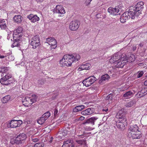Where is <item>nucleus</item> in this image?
Returning a JSON list of instances; mask_svg holds the SVG:
<instances>
[{
  "label": "nucleus",
  "instance_id": "obj_45",
  "mask_svg": "<svg viewBox=\"0 0 147 147\" xmlns=\"http://www.w3.org/2000/svg\"><path fill=\"white\" fill-rule=\"evenodd\" d=\"M92 0H86L85 2V3L86 6H88L90 4L91 1Z\"/></svg>",
  "mask_w": 147,
  "mask_h": 147
},
{
  "label": "nucleus",
  "instance_id": "obj_28",
  "mask_svg": "<svg viewBox=\"0 0 147 147\" xmlns=\"http://www.w3.org/2000/svg\"><path fill=\"white\" fill-rule=\"evenodd\" d=\"M112 98V94H110L107 95L105 98V99L107 102H108V104H109L113 102Z\"/></svg>",
  "mask_w": 147,
  "mask_h": 147
},
{
  "label": "nucleus",
  "instance_id": "obj_50",
  "mask_svg": "<svg viewBox=\"0 0 147 147\" xmlns=\"http://www.w3.org/2000/svg\"><path fill=\"white\" fill-rule=\"evenodd\" d=\"M69 129H71V130L70 131L71 132H73L74 130V129L73 128V127H70L69 128Z\"/></svg>",
  "mask_w": 147,
  "mask_h": 147
},
{
  "label": "nucleus",
  "instance_id": "obj_44",
  "mask_svg": "<svg viewBox=\"0 0 147 147\" xmlns=\"http://www.w3.org/2000/svg\"><path fill=\"white\" fill-rule=\"evenodd\" d=\"M85 118L84 117L82 116H80L79 118L76 119V121H78L79 120H83Z\"/></svg>",
  "mask_w": 147,
  "mask_h": 147
},
{
  "label": "nucleus",
  "instance_id": "obj_9",
  "mask_svg": "<svg viewBox=\"0 0 147 147\" xmlns=\"http://www.w3.org/2000/svg\"><path fill=\"white\" fill-rule=\"evenodd\" d=\"M46 42L50 45L51 49H55L57 46L56 40L53 38H48L46 39Z\"/></svg>",
  "mask_w": 147,
  "mask_h": 147
},
{
  "label": "nucleus",
  "instance_id": "obj_39",
  "mask_svg": "<svg viewBox=\"0 0 147 147\" xmlns=\"http://www.w3.org/2000/svg\"><path fill=\"white\" fill-rule=\"evenodd\" d=\"M0 27L2 29H5L6 27V25L5 23H2L0 24Z\"/></svg>",
  "mask_w": 147,
  "mask_h": 147
},
{
  "label": "nucleus",
  "instance_id": "obj_16",
  "mask_svg": "<svg viewBox=\"0 0 147 147\" xmlns=\"http://www.w3.org/2000/svg\"><path fill=\"white\" fill-rule=\"evenodd\" d=\"M127 136L129 138L133 139H139L141 137V134L139 131L133 133H130L127 134Z\"/></svg>",
  "mask_w": 147,
  "mask_h": 147
},
{
  "label": "nucleus",
  "instance_id": "obj_51",
  "mask_svg": "<svg viewBox=\"0 0 147 147\" xmlns=\"http://www.w3.org/2000/svg\"><path fill=\"white\" fill-rule=\"evenodd\" d=\"M38 83L39 84H44V82L42 80H40L38 82Z\"/></svg>",
  "mask_w": 147,
  "mask_h": 147
},
{
  "label": "nucleus",
  "instance_id": "obj_6",
  "mask_svg": "<svg viewBox=\"0 0 147 147\" xmlns=\"http://www.w3.org/2000/svg\"><path fill=\"white\" fill-rule=\"evenodd\" d=\"M30 45L34 49H35L40 45V38L38 35H36L32 37Z\"/></svg>",
  "mask_w": 147,
  "mask_h": 147
},
{
  "label": "nucleus",
  "instance_id": "obj_12",
  "mask_svg": "<svg viewBox=\"0 0 147 147\" xmlns=\"http://www.w3.org/2000/svg\"><path fill=\"white\" fill-rule=\"evenodd\" d=\"M80 25L79 22L77 20L73 21L69 24V28L71 30L75 31L77 30Z\"/></svg>",
  "mask_w": 147,
  "mask_h": 147
},
{
  "label": "nucleus",
  "instance_id": "obj_37",
  "mask_svg": "<svg viewBox=\"0 0 147 147\" xmlns=\"http://www.w3.org/2000/svg\"><path fill=\"white\" fill-rule=\"evenodd\" d=\"M128 58L129 60L131 62H133L135 60L136 57L133 54H131Z\"/></svg>",
  "mask_w": 147,
  "mask_h": 147
},
{
  "label": "nucleus",
  "instance_id": "obj_32",
  "mask_svg": "<svg viewBox=\"0 0 147 147\" xmlns=\"http://www.w3.org/2000/svg\"><path fill=\"white\" fill-rule=\"evenodd\" d=\"M10 99V97L9 95L4 97L2 100V102L4 103L7 102Z\"/></svg>",
  "mask_w": 147,
  "mask_h": 147
},
{
  "label": "nucleus",
  "instance_id": "obj_34",
  "mask_svg": "<svg viewBox=\"0 0 147 147\" xmlns=\"http://www.w3.org/2000/svg\"><path fill=\"white\" fill-rule=\"evenodd\" d=\"M46 120L42 116L37 120V122L39 124L41 125L44 123Z\"/></svg>",
  "mask_w": 147,
  "mask_h": 147
},
{
  "label": "nucleus",
  "instance_id": "obj_14",
  "mask_svg": "<svg viewBox=\"0 0 147 147\" xmlns=\"http://www.w3.org/2000/svg\"><path fill=\"white\" fill-rule=\"evenodd\" d=\"M121 55L119 53H117L114 54L113 56L109 60V62L111 63H114L118 61L121 59Z\"/></svg>",
  "mask_w": 147,
  "mask_h": 147
},
{
  "label": "nucleus",
  "instance_id": "obj_43",
  "mask_svg": "<svg viewBox=\"0 0 147 147\" xmlns=\"http://www.w3.org/2000/svg\"><path fill=\"white\" fill-rule=\"evenodd\" d=\"M58 110L57 109H55L54 111V116L57 117L58 115Z\"/></svg>",
  "mask_w": 147,
  "mask_h": 147
},
{
  "label": "nucleus",
  "instance_id": "obj_48",
  "mask_svg": "<svg viewBox=\"0 0 147 147\" xmlns=\"http://www.w3.org/2000/svg\"><path fill=\"white\" fill-rule=\"evenodd\" d=\"M73 111L75 113L79 111L78 109V108L77 107V106L74 108L73 109Z\"/></svg>",
  "mask_w": 147,
  "mask_h": 147
},
{
  "label": "nucleus",
  "instance_id": "obj_33",
  "mask_svg": "<svg viewBox=\"0 0 147 147\" xmlns=\"http://www.w3.org/2000/svg\"><path fill=\"white\" fill-rule=\"evenodd\" d=\"M0 71L2 72L1 75H3V74L5 73L9 72L8 70L7 69V68L5 67H0Z\"/></svg>",
  "mask_w": 147,
  "mask_h": 147
},
{
  "label": "nucleus",
  "instance_id": "obj_20",
  "mask_svg": "<svg viewBox=\"0 0 147 147\" xmlns=\"http://www.w3.org/2000/svg\"><path fill=\"white\" fill-rule=\"evenodd\" d=\"M138 127L136 125H131L129 128L127 134L129 133L135 132L138 131Z\"/></svg>",
  "mask_w": 147,
  "mask_h": 147
},
{
  "label": "nucleus",
  "instance_id": "obj_21",
  "mask_svg": "<svg viewBox=\"0 0 147 147\" xmlns=\"http://www.w3.org/2000/svg\"><path fill=\"white\" fill-rule=\"evenodd\" d=\"M108 12L113 15H116L119 11L118 8L109 7L108 10Z\"/></svg>",
  "mask_w": 147,
  "mask_h": 147
},
{
  "label": "nucleus",
  "instance_id": "obj_15",
  "mask_svg": "<svg viewBox=\"0 0 147 147\" xmlns=\"http://www.w3.org/2000/svg\"><path fill=\"white\" fill-rule=\"evenodd\" d=\"M53 11L55 13L60 14H63L65 12L63 6L60 5H57L54 9Z\"/></svg>",
  "mask_w": 147,
  "mask_h": 147
},
{
  "label": "nucleus",
  "instance_id": "obj_17",
  "mask_svg": "<svg viewBox=\"0 0 147 147\" xmlns=\"http://www.w3.org/2000/svg\"><path fill=\"white\" fill-rule=\"evenodd\" d=\"M23 31V29L21 27H19L15 30L13 34V37L14 38H20L22 37L21 33Z\"/></svg>",
  "mask_w": 147,
  "mask_h": 147
},
{
  "label": "nucleus",
  "instance_id": "obj_49",
  "mask_svg": "<svg viewBox=\"0 0 147 147\" xmlns=\"http://www.w3.org/2000/svg\"><path fill=\"white\" fill-rule=\"evenodd\" d=\"M38 139L37 138L32 139V141L34 142H38Z\"/></svg>",
  "mask_w": 147,
  "mask_h": 147
},
{
  "label": "nucleus",
  "instance_id": "obj_18",
  "mask_svg": "<svg viewBox=\"0 0 147 147\" xmlns=\"http://www.w3.org/2000/svg\"><path fill=\"white\" fill-rule=\"evenodd\" d=\"M27 17L31 22L33 23L38 21L40 20L39 18L36 15H33L32 14H30L28 15Z\"/></svg>",
  "mask_w": 147,
  "mask_h": 147
},
{
  "label": "nucleus",
  "instance_id": "obj_42",
  "mask_svg": "<svg viewBox=\"0 0 147 147\" xmlns=\"http://www.w3.org/2000/svg\"><path fill=\"white\" fill-rule=\"evenodd\" d=\"M144 74V72L143 71H142L140 72H138L137 75V77L140 78Z\"/></svg>",
  "mask_w": 147,
  "mask_h": 147
},
{
  "label": "nucleus",
  "instance_id": "obj_47",
  "mask_svg": "<svg viewBox=\"0 0 147 147\" xmlns=\"http://www.w3.org/2000/svg\"><path fill=\"white\" fill-rule=\"evenodd\" d=\"M138 94V96L140 97H141L145 96L144 94L143 93H142V92L141 91L140 92H139Z\"/></svg>",
  "mask_w": 147,
  "mask_h": 147
},
{
  "label": "nucleus",
  "instance_id": "obj_5",
  "mask_svg": "<svg viewBox=\"0 0 147 147\" xmlns=\"http://www.w3.org/2000/svg\"><path fill=\"white\" fill-rule=\"evenodd\" d=\"M118 114H117V117L119 119V121L118 123H117L116 125L118 128L121 129H123L125 127V123L127 121L126 117L123 116V115H120L119 116L118 115Z\"/></svg>",
  "mask_w": 147,
  "mask_h": 147
},
{
  "label": "nucleus",
  "instance_id": "obj_57",
  "mask_svg": "<svg viewBox=\"0 0 147 147\" xmlns=\"http://www.w3.org/2000/svg\"><path fill=\"white\" fill-rule=\"evenodd\" d=\"M139 45L140 46H142V45L141 44H140Z\"/></svg>",
  "mask_w": 147,
  "mask_h": 147
},
{
  "label": "nucleus",
  "instance_id": "obj_38",
  "mask_svg": "<svg viewBox=\"0 0 147 147\" xmlns=\"http://www.w3.org/2000/svg\"><path fill=\"white\" fill-rule=\"evenodd\" d=\"M44 144L42 142L37 143L34 146V147H43Z\"/></svg>",
  "mask_w": 147,
  "mask_h": 147
},
{
  "label": "nucleus",
  "instance_id": "obj_35",
  "mask_svg": "<svg viewBox=\"0 0 147 147\" xmlns=\"http://www.w3.org/2000/svg\"><path fill=\"white\" fill-rule=\"evenodd\" d=\"M50 116V114L49 112H47L43 115L42 117L46 120Z\"/></svg>",
  "mask_w": 147,
  "mask_h": 147
},
{
  "label": "nucleus",
  "instance_id": "obj_46",
  "mask_svg": "<svg viewBox=\"0 0 147 147\" xmlns=\"http://www.w3.org/2000/svg\"><path fill=\"white\" fill-rule=\"evenodd\" d=\"M9 59L11 61H13L14 60V57L11 55H9L8 56Z\"/></svg>",
  "mask_w": 147,
  "mask_h": 147
},
{
  "label": "nucleus",
  "instance_id": "obj_27",
  "mask_svg": "<svg viewBox=\"0 0 147 147\" xmlns=\"http://www.w3.org/2000/svg\"><path fill=\"white\" fill-rule=\"evenodd\" d=\"M133 92L131 91H129L125 93L123 95V97L126 99H128L132 97L133 96Z\"/></svg>",
  "mask_w": 147,
  "mask_h": 147
},
{
  "label": "nucleus",
  "instance_id": "obj_29",
  "mask_svg": "<svg viewBox=\"0 0 147 147\" xmlns=\"http://www.w3.org/2000/svg\"><path fill=\"white\" fill-rule=\"evenodd\" d=\"M98 119V118L96 117H91L87 120V122L88 123H91L92 125H94V122L95 121Z\"/></svg>",
  "mask_w": 147,
  "mask_h": 147
},
{
  "label": "nucleus",
  "instance_id": "obj_13",
  "mask_svg": "<svg viewBox=\"0 0 147 147\" xmlns=\"http://www.w3.org/2000/svg\"><path fill=\"white\" fill-rule=\"evenodd\" d=\"M35 100L34 99H32L28 97H26L23 101V104L25 106L29 107L34 102Z\"/></svg>",
  "mask_w": 147,
  "mask_h": 147
},
{
  "label": "nucleus",
  "instance_id": "obj_58",
  "mask_svg": "<svg viewBox=\"0 0 147 147\" xmlns=\"http://www.w3.org/2000/svg\"><path fill=\"white\" fill-rule=\"evenodd\" d=\"M34 96H35V95H32V97H34Z\"/></svg>",
  "mask_w": 147,
  "mask_h": 147
},
{
  "label": "nucleus",
  "instance_id": "obj_3",
  "mask_svg": "<svg viewBox=\"0 0 147 147\" xmlns=\"http://www.w3.org/2000/svg\"><path fill=\"white\" fill-rule=\"evenodd\" d=\"M1 76L2 78L0 79V82L1 84L7 86L12 83L11 79L12 76L10 72L5 73Z\"/></svg>",
  "mask_w": 147,
  "mask_h": 147
},
{
  "label": "nucleus",
  "instance_id": "obj_40",
  "mask_svg": "<svg viewBox=\"0 0 147 147\" xmlns=\"http://www.w3.org/2000/svg\"><path fill=\"white\" fill-rule=\"evenodd\" d=\"M141 91L142 93H143L145 95L147 94V88H142Z\"/></svg>",
  "mask_w": 147,
  "mask_h": 147
},
{
  "label": "nucleus",
  "instance_id": "obj_22",
  "mask_svg": "<svg viewBox=\"0 0 147 147\" xmlns=\"http://www.w3.org/2000/svg\"><path fill=\"white\" fill-rule=\"evenodd\" d=\"M93 112V109L89 108L86 110L83 111L81 112L82 115H90Z\"/></svg>",
  "mask_w": 147,
  "mask_h": 147
},
{
  "label": "nucleus",
  "instance_id": "obj_8",
  "mask_svg": "<svg viewBox=\"0 0 147 147\" xmlns=\"http://www.w3.org/2000/svg\"><path fill=\"white\" fill-rule=\"evenodd\" d=\"M22 121L20 120H12L7 124V127L9 128H16L22 124Z\"/></svg>",
  "mask_w": 147,
  "mask_h": 147
},
{
  "label": "nucleus",
  "instance_id": "obj_7",
  "mask_svg": "<svg viewBox=\"0 0 147 147\" xmlns=\"http://www.w3.org/2000/svg\"><path fill=\"white\" fill-rule=\"evenodd\" d=\"M27 138L26 135L24 133L20 134L17 136L14 140V143L17 144H22L24 143Z\"/></svg>",
  "mask_w": 147,
  "mask_h": 147
},
{
  "label": "nucleus",
  "instance_id": "obj_4",
  "mask_svg": "<svg viewBox=\"0 0 147 147\" xmlns=\"http://www.w3.org/2000/svg\"><path fill=\"white\" fill-rule=\"evenodd\" d=\"M135 16L132 13L131 11L129 9L128 11L125 12L121 16L120 20L121 23H124L126 22L128 19L131 18L134 19L135 18Z\"/></svg>",
  "mask_w": 147,
  "mask_h": 147
},
{
  "label": "nucleus",
  "instance_id": "obj_52",
  "mask_svg": "<svg viewBox=\"0 0 147 147\" xmlns=\"http://www.w3.org/2000/svg\"><path fill=\"white\" fill-rule=\"evenodd\" d=\"M144 84L145 86H147V80L144 81Z\"/></svg>",
  "mask_w": 147,
  "mask_h": 147
},
{
  "label": "nucleus",
  "instance_id": "obj_62",
  "mask_svg": "<svg viewBox=\"0 0 147 147\" xmlns=\"http://www.w3.org/2000/svg\"><path fill=\"white\" fill-rule=\"evenodd\" d=\"M125 90V89H124V90H122V91H123V90Z\"/></svg>",
  "mask_w": 147,
  "mask_h": 147
},
{
  "label": "nucleus",
  "instance_id": "obj_36",
  "mask_svg": "<svg viewBox=\"0 0 147 147\" xmlns=\"http://www.w3.org/2000/svg\"><path fill=\"white\" fill-rule=\"evenodd\" d=\"M134 104V102L133 101H131L127 103L125 106L127 107H131L133 106Z\"/></svg>",
  "mask_w": 147,
  "mask_h": 147
},
{
  "label": "nucleus",
  "instance_id": "obj_56",
  "mask_svg": "<svg viewBox=\"0 0 147 147\" xmlns=\"http://www.w3.org/2000/svg\"><path fill=\"white\" fill-rule=\"evenodd\" d=\"M51 138L52 139V140H50V143L52 142V139H53V138L52 137H51Z\"/></svg>",
  "mask_w": 147,
  "mask_h": 147
},
{
  "label": "nucleus",
  "instance_id": "obj_19",
  "mask_svg": "<svg viewBox=\"0 0 147 147\" xmlns=\"http://www.w3.org/2000/svg\"><path fill=\"white\" fill-rule=\"evenodd\" d=\"M68 131L66 130H62L59 131L57 133V137L59 140L63 139L64 137L67 135Z\"/></svg>",
  "mask_w": 147,
  "mask_h": 147
},
{
  "label": "nucleus",
  "instance_id": "obj_59",
  "mask_svg": "<svg viewBox=\"0 0 147 147\" xmlns=\"http://www.w3.org/2000/svg\"><path fill=\"white\" fill-rule=\"evenodd\" d=\"M82 135V134L80 135H78V136H80Z\"/></svg>",
  "mask_w": 147,
  "mask_h": 147
},
{
  "label": "nucleus",
  "instance_id": "obj_1",
  "mask_svg": "<svg viewBox=\"0 0 147 147\" xmlns=\"http://www.w3.org/2000/svg\"><path fill=\"white\" fill-rule=\"evenodd\" d=\"M80 58V56L78 54L65 55L60 60L59 63L61 66H70L73 62L78 61Z\"/></svg>",
  "mask_w": 147,
  "mask_h": 147
},
{
  "label": "nucleus",
  "instance_id": "obj_10",
  "mask_svg": "<svg viewBox=\"0 0 147 147\" xmlns=\"http://www.w3.org/2000/svg\"><path fill=\"white\" fill-rule=\"evenodd\" d=\"M96 80L94 76L88 77L85 79L82 82L84 85L88 87L91 85Z\"/></svg>",
  "mask_w": 147,
  "mask_h": 147
},
{
  "label": "nucleus",
  "instance_id": "obj_31",
  "mask_svg": "<svg viewBox=\"0 0 147 147\" xmlns=\"http://www.w3.org/2000/svg\"><path fill=\"white\" fill-rule=\"evenodd\" d=\"M76 142L79 144H80L83 146H84L86 144V141L85 139L78 140H76Z\"/></svg>",
  "mask_w": 147,
  "mask_h": 147
},
{
  "label": "nucleus",
  "instance_id": "obj_24",
  "mask_svg": "<svg viewBox=\"0 0 147 147\" xmlns=\"http://www.w3.org/2000/svg\"><path fill=\"white\" fill-rule=\"evenodd\" d=\"M74 145L71 143L70 140H69L64 142L62 147H74Z\"/></svg>",
  "mask_w": 147,
  "mask_h": 147
},
{
  "label": "nucleus",
  "instance_id": "obj_11",
  "mask_svg": "<svg viewBox=\"0 0 147 147\" xmlns=\"http://www.w3.org/2000/svg\"><path fill=\"white\" fill-rule=\"evenodd\" d=\"M128 60L127 57L122 55L121 59L117 62V67H118L122 68L125 65L126 62H127V61Z\"/></svg>",
  "mask_w": 147,
  "mask_h": 147
},
{
  "label": "nucleus",
  "instance_id": "obj_26",
  "mask_svg": "<svg viewBox=\"0 0 147 147\" xmlns=\"http://www.w3.org/2000/svg\"><path fill=\"white\" fill-rule=\"evenodd\" d=\"M20 38H13L14 41L11 47H18L20 46V44L19 42Z\"/></svg>",
  "mask_w": 147,
  "mask_h": 147
},
{
  "label": "nucleus",
  "instance_id": "obj_54",
  "mask_svg": "<svg viewBox=\"0 0 147 147\" xmlns=\"http://www.w3.org/2000/svg\"><path fill=\"white\" fill-rule=\"evenodd\" d=\"M108 109H105H105H103V110H102V111H105L106 112H107V111H108Z\"/></svg>",
  "mask_w": 147,
  "mask_h": 147
},
{
  "label": "nucleus",
  "instance_id": "obj_55",
  "mask_svg": "<svg viewBox=\"0 0 147 147\" xmlns=\"http://www.w3.org/2000/svg\"><path fill=\"white\" fill-rule=\"evenodd\" d=\"M36 1L38 2H39L40 1H42L41 0H36Z\"/></svg>",
  "mask_w": 147,
  "mask_h": 147
},
{
  "label": "nucleus",
  "instance_id": "obj_61",
  "mask_svg": "<svg viewBox=\"0 0 147 147\" xmlns=\"http://www.w3.org/2000/svg\"><path fill=\"white\" fill-rule=\"evenodd\" d=\"M135 48H134V49H136V47H135Z\"/></svg>",
  "mask_w": 147,
  "mask_h": 147
},
{
  "label": "nucleus",
  "instance_id": "obj_30",
  "mask_svg": "<svg viewBox=\"0 0 147 147\" xmlns=\"http://www.w3.org/2000/svg\"><path fill=\"white\" fill-rule=\"evenodd\" d=\"M109 76L107 74H105L102 76L101 78V79L99 80V83H101L103 81H105L109 79Z\"/></svg>",
  "mask_w": 147,
  "mask_h": 147
},
{
  "label": "nucleus",
  "instance_id": "obj_41",
  "mask_svg": "<svg viewBox=\"0 0 147 147\" xmlns=\"http://www.w3.org/2000/svg\"><path fill=\"white\" fill-rule=\"evenodd\" d=\"M78 108V110L80 111L83 110L84 108V106L83 105H79L77 106Z\"/></svg>",
  "mask_w": 147,
  "mask_h": 147
},
{
  "label": "nucleus",
  "instance_id": "obj_53",
  "mask_svg": "<svg viewBox=\"0 0 147 147\" xmlns=\"http://www.w3.org/2000/svg\"><path fill=\"white\" fill-rule=\"evenodd\" d=\"M5 57L3 55H1L0 57V58H3Z\"/></svg>",
  "mask_w": 147,
  "mask_h": 147
},
{
  "label": "nucleus",
  "instance_id": "obj_2",
  "mask_svg": "<svg viewBox=\"0 0 147 147\" xmlns=\"http://www.w3.org/2000/svg\"><path fill=\"white\" fill-rule=\"evenodd\" d=\"M144 4V3L143 1H140L138 2L135 6L130 7L129 9L135 16H138L141 13L142 10L141 9L143 8Z\"/></svg>",
  "mask_w": 147,
  "mask_h": 147
},
{
  "label": "nucleus",
  "instance_id": "obj_60",
  "mask_svg": "<svg viewBox=\"0 0 147 147\" xmlns=\"http://www.w3.org/2000/svg\"><path fill=\"white\" fill-rule=\"evenodd\" d=\"M135 48H134V49H136V47H135Z\"/></svg>",
  "mask_w": 147,
  "mask_h": 147
},
{
  "label": "nucleus",
  "instance_id": "obj_23",
  "mask_svg": "<svg viewBox=\"0 0 147 147\" xmlns=\"http://www.w3.org/2000/svg\"><path fill=\"white\" fill-rule=\"evenodd\" d=\"M90 65L89 63H86L83 64L78 68V70L79 71H81L84 70H89L90 69Z\"/></svg>",
  "mask_w": 147,
  "mask_h": 147
},
{
  "label": "nucleus",
  "instance_id": "obj_25",
  "mask_svg": "<svg viewBox=\"0 0 147 147\" xmlns=\"http://www.w3.org/2000/svg\"><path fill=\"white\" fill-rule=\"evenodd\" d=\"M22 18V17L20 15H15L13 18V20L16 22L20 23H21Z\"/></svg>",
  "mask_w": 147,
  "mask_h": 147
}]
</instances>
